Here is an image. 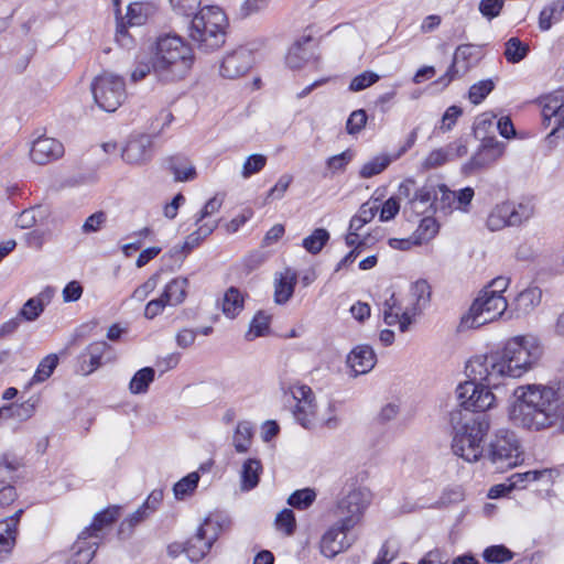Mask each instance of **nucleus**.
Listing matches in <instances>:
<instances>
[{"label": "nucleus", "mask_w": 564, "mask_h": 564, "mask_svg": "<svg viewBox=\"0 0 564 564\" xmlns=\"http://www.w3.org/2000/svg\"><path fill=\"white\" fill-rule=\"evenodd\" d=\"M18 531L12 520L7 523L0 521V554H8L12 551L17 542Z\"/></svg>", "instance_id": "44"}, {"label": "nucleus", "mask_w": 564, "mask_h": 564, "mask_svg": "<svg viewBox=\"0 0 564 564\" xmlns=\"http://www.w3.org/2000/svg\"><path fill=\"white\" fill-rule=\"evenodd\" d=\"M107 221V214L102 210L91 214L83 224L82 231L84 234H93L99 231Z\"/></svg>", "instance_id": "61"}, {"label": "nucleus", "mask_w": 564, "mask_h": 564, "mask_svg": "<svg viewBox=\"0 0 564 564\" xmlns=\"http://www.w3.org/2000/svg\"><path fill=\"white\" fill-rule=\"evenodd\" d=\"M329 240V232L324 228H316L308 237L303 239V248L312 253L317 254Z\"/></svg>", "instance_id": "41"}, {"label": "nucleus", "mask_w": 564, "mask_h": 564, "mask_svg": "<svg viewBox=\"0 0 564 564\" xmlns=\"http://www.w3.org/2000/svg\"><path fill=\"white\" fill-rule=\"evenodd\" d=\"M349 530H341V525L336 522L322 538L321 552L326 557H334L338 553L347 550L351 541L347 538Z\"/></svg>", "instance_id": "19"}, {"label": "nucleus", "mask_w": 564, "mask_h": 564, "mask_svg": "<svg viewBox=\"0 0 564 564\" xmlns=\"http://www.w3.org/2000/svg\"><path fill=\"white\" fill-rule=\"evenodd\" d=\"M449 160L448 150H446V148H440L429 153L422 163V166L424 170H432L444 165Z\"/></svg>", "instance_id": "56"}, {"label": "nucleus", "mask_w": 564, "mask_h": 564, "mask_svg": "<svg viewBox=\"0 0 564 564\" xmlns=\"http://www.w3.org/2000/svg\"><path fill=\"white\" fill-rule=\"evenodd\" d=\"M534 213L531 203L505 202L496 205L487 218V227L491 231L501 230L507 226H519L529 220Z\"/></svg>", "instance_id": "10"}, {"label": "nucleus", "mask_w": 564, "mask_h": 564, "mask_svg": "<svg viewBox=\"0 0 564 564\" xmlns=\"http://www.w3.org/2000/svg\"><path fill=\"white\" fill-rule=\"evenodd\" d=\"M64 154L63 144L54 139L41 137L36 139L30 150L31 160L40 165L47 164L59 159Z\"/></svg>", "instance_id": "18"}, {"label": "nucleus", "mask_w": 564, "mask_h": 564, "mask_svg": "<svg viewBox=\"0 0 564 564\" xmlns=\"http://www.w3.org/2000/svg\"><path fill=\"white\" fill-rule=\"evenodd\" d=\"M495 88L491 79L480 80L469 88V100L474 105L480 104Z\"/></svg>", "instance_id": "51"}, {"label": "nucleus", "mask_w": 564, "mask_h": 564, "mask_svg": "<svg viewBox=\"0 0 564 564\" xmlns=\"http://www.w3.org/2000/svg\"><path fill=\"white\" fill-rule=\"evenodd\" d=\"M311 42V36H304L290 47L285 57V62L290 68L299 69L308 61L311 52L307 50L306 45Z\"/></svg>", "instance_id": "30"}, {"label": "nucleus", "mask_w": 564, "mask_h": 564, "mask_svg": "<svg viewBox=\"0 0 564 564\" xmlns=\"http://www.w3.org/2000/svg\"><path fill=\"white\" fill-rule=\"evenodd\" d=\"M275 524L285 534H293L296 527L294 512L291 509H283L276 514Z\"/></svg>", "instance_id": "58"}, {"label": "nucleus", "mask_w": 564, "mask_h": 564, "mask_svg": "<svg viewBox=\"0 0 564 564\" xmlns=\"http://www.w3.org/2000/svg\"><path fill=\"white\" fill-rule=\"evenodd\" d=\"M543 123L551 127L553 117L561 116L564 121V91L558 90L543 97L542 101Z\"/></svg>", "instance_id": "29"}, {"label": "nucleus", "mask_w": 564, "mask_h": 564, "mask_svg": "<svg viewBox=\"0 0 564 564\" xmlns=\"http://www.w3.org/2000/svg\"><path fill=\"white\" fill-rule=\"evenodd\" d=\"M3 409L7 410V411H4L6 419L14 417L20 421H26L34 414L35 404H34V402H31L29 400L21 404L3 405Z\"/></svg>", "instance_id": "48"}, {"label": "nucleus", "mask_w": 564, "mask_h": 564, "mask_svg": "<svg viewBox=\"0 0 564 564\" xmlns=\"http://www.w3.org/2000/svg\"><path fill=\"white\" fill-rule=\"evenodd\" d=\"M151 512L141 505L128 519L120 523L118 534L120 538L129 536L135 525L145 520Z\"/></svg>", "instance_id": "46"}, {"label": "nucleus", "mask_w": 564, "mask_h": 564, "mask_svg": "<svg viewBox=\"0 0 564 564\" xmlns=\"http://www.w3.org/2000/svg\"><path fill=\"white\" fill-rule=\"evenodd\" d=\"M367 123V113L364 109L355 110L350 113L347 123L346 130L349 134H356L360 132Z\"/></svg>", "instance_id": "63"}, {"label": "nucleus", "mask_w": 564, "mask_h": 564, "mask_svg": "<svg viewBox=\"0 0 564 564\" xmlns=\"http://www.w3.org/2000/svg\"><path fill=\"white\" fill-rule=\"evenodd\" d=\"M391 162L392 159L388 155L376 156L361 166L359 175L362 178L372 177L384 171Z\"/></svg>", "instance_id": "47"}, {"label": "nucleus", "mask_w": 564, "mask_h": 564, "mask_svg": "<svg viewBox=\"0 0 564 564\" xmlns=\"http://www.w3.org/2000/svg\"><path fill=\"white\" fill-rule=\"evenodd\" d=\"M383 322L389 326L399 324V329L405 333L412 324V317L409 312L399 313V311L391 312L388 310L383 311Z\"/></svg>", "instance_id": "53"}, {"label": "nucleus", "mask_w": 564, "mask_h": 564, "mask_svg": "<svg viewBox=\"0 0 564 564\" xmlns=\"http://www.w3.org/2000/svg\"><path fill=\"white\" fill-rule=\"evenodd\" d=\"M170 171L175 181L184 182L196 177V170L186 158L173 156L170 159Z\"/></svg>", "instance_id": "35"}, {"label": "nucleus", "mask_w": 564, "mask_h": 564, "mask_svg": "<svg viewBox=\"0 0 564 564\" xmlns=\"http://www.w3.org/2000/svg\"><path fill=\"white\" fill-rule=\"evenodd\" d=\"M108 348V344L104 340L88 345L82 354L83 362L79 371L87 376L98 369L101 366V358Z\"/></svg>", "instance_id": "26"}, {"label": "nucleus", "mask_w": 564, "mask_h": 564, "mask_svg": "<svg viewBox=\"0 0 564 564\" xmlns=\"http://www.w3.org/2000/svg\"><path fill=\"white\" fill-rule=\"evenodd\" d=\"M542 291L538 286H530L520 292L512 304L513 308L510 312L508 318L512 317L514 311L517 317L521 315H528L534 311V308L541 303Z\"/></svg>", "instance_id": "23"}, {"label": "nucleus", "mask_w": 564, "mask_h": 564, "mask_svg": "<svg viewBox=\"0 0 564 564\" xmlns=\"http://www.w3.org/2000/svg\"><path fill=\"white\" fill-rule=\"evenodd\" d=\"M564 12V2L557 0L550 7L543 9L540 13L539 25L543 31L549 30L552 26V21H560Z\"/></svg>", "instance_id": "43"}, {"label": "nucleus", "mask_w": 564, "mask_h": 564, "mask_svg": "<svg viewBox=\"0 0 564 564\" xmlns=\"http://www.w3.org/2000/svg\"><path fill=\"white\" fill-rule=\"evenodd\" d=\"M529 45L521 42L518 37H510L505 44L503 55L511 64L520 63L527 57Z\"/></svg>", "instance_id": "38"}, {"label": "nucleus", "mask_w": 564, "mask_h": 564, "mask_svg": "<svg viewBox=\"0 0 564 564\" xmlns=\"http://www.w3.org/2000/svg\"><path fill=\"white\" fill-rule=\"evenodd\" d=\"M376 362V354L368 345L355 347L347 357V364L355 372V376L369 372L375 367Z\"/></svg>", "instance_id": "21"}, {"label": "nucleus", "mask_w": 564, "mask_h": 564, "mask_svg": "<svg viewBox=\"0 0 564 564\" xmlns=\"http://www.w3.org/2000/svg\"><path fill=\"white\" fill-rule=\"evenodd\" d=\"M161 272L153 273L144 283L139 285L131 294L133 300L143 302L159 285Z\"/></svg>", "instance_id": "52"}, {"label": "nucleus", "mask_w": 564, "mask_h": 564, "mask_svg": "<svg viewBox=\"0 0 564 564\" xmlns=\"http://www.w3.org/2000/svg\"><path fill=\"white\" fill-rule=\"evenodd\" d=\"M221 525L209 518L197 529V532L187 540L184 552L191 562H199L210 551L213 544L219 536Z\"/></svg>", "instance_id": "12"}, {"label": "nucleus", "mask_w": 564, "mask_h": 564, "mask_svg": "<svg viewBox=\"0 0 564 564\" xmlns=\"http://www.w3.org/2000/svg\"><path fill=\"white\" fill-rule=\"evenodd\" d=\"M289 390L296 402L293 410L295 421L304 429H313L316 424V404L312 389L306 384H294Z\"/></svg>", "instance_id": "13"}, {"label": "nucleus", "mask_w": 564, "mask_h": 564, "mask_svg": "<svg viewBox=\"0 0 564 564\" xmlns=\"http://www.w3.org/2000/svg\"><path fill=\"white\" fill-rule=\"evenodd\" d=\"M253 435L252 426L249 422H239L234 434V446L238 453H246L249 449Z\"/></svg>", "instance_id": "39"}, {"label": "nucleus", "mask_w": 564, "mask_h": 564, "mask_svg": "<svg viewBox=\"0 0 564 564\" xmlns=\"http://www.w3.org/2000/svg\"><path fill=\"white\" fill-rule=\"evenodd\" d=\"M155 371L151 367L138 370L129 383V390L132 394H141L148 391L150 383L154 380Z\"/></svg>", "instance_id": "37"}, {"label": "nucleus", "mask_w": 564, "mask_h": 564, "mask_svg": "<svg viewBox=\"0 0 564 564\" xmlns=\"http://www.w3.org/2000/svg\"><path fill=\"white\" fill-rule=\"evenodd\" d=\"M21 467L19 459L3 455L0 457V481H10L13 478V473Z\"/></svg>", "instance_id": "57"}, {"label": "nucleus", "mask_w": 564, "mask_h": 564, "mask_svg": "<svg viewBox=\"0 0 564 564\" xmlns=\"http://www.w3.org/2000/svg\"><path fill=\"white\" fill-rule=\"evenodd\" d=\"M44 308L34 297L29 299L20 310L18 316L28 322H34L43 313Z\"/></svg>", "instance_id": "60"}, {"label": "nucleus", "mask_w": 564, "mask_h": 564, "mask_svg": "<svg viewBox=\"0 0 564 564\" xmlns=\"http://www.w3.org/2000/svg\"><path fill=\"white\" fill-rule=\"evenodd\" d=\"M199 481V474L197 471H193L178 480L174 487V496L176 499H184L186 496L192 495L197 488Z\"/></svg>", "instance_id": "45"}, {"label": "nucleus", "mask_w": 564, "mask_h": 564, "mask_svg": "<svg viewBox=\"0 0 564 564\" xmlns=\"http://www.w3.org/2000/svg\"><path fill=\"white\" fill-rule=\"evenodd\" d=\"M369 503L370 492L366 489H354L343 497L337 505V522L341 530H351L360 523Z\"/></svg>", "instance_id": "11"}, {"label": "nucleus", "mask_w": 564, "mask_h": 564, "mask_svg": "<svg viewBox=\"0 0 564 564\" xmlns=\"http://www.w3.org/2000/svg\"><path fill=\"white\" fill-rule=\"evenodd\" d=\"M227 17L219 7L200 9L192 19L188 36L204 53L219 50L226 42Z\"/></svg>", "instance_id": "5"}, {"label": "nucleus", "mask_w": 564, "mask_h": 564, "mask_svg": "<svg viewBox=\"0 0 564 564\" xmlns=\"http://www.w3.org/2000/svg\"><path fill=\"white\" fill-rule=\"evenodd\" d=\"M456 398L460 406L456 411H468L475 414H484L496 402V397L490 390L469 378L457 386Z\"/></svg>", "instance_id": "9"}, {"label": "nucleus", "mask_w": 564, "mask_h": 564, "mask_svg": "<svg viewBox=\"0 0 564 564\" xmlns=\"http://www.w3.org/2000/svg\"><path fill=\"white\" fill-rule=\"evenodd\" d=\"M508 308L503 295L486 294L485 291L474 301L468 313L462 317L460 326L464 328H478L501 317Z\"/></svg>", "instance_id": "8"}, {"label": "nucleus", "mask_w": 564, "mask_h": 564, "mask_svg": "<svg viewBox=\"0 0 564 564\" xmlns=\"http://www.w3.org/2000/svg\"><path fill=\"white\" fill-rule=\"evenodd\" d=\"M316 494L313 489L305 488L294 491L288 498V503L296 509H306L315 500Z\"/></svg>", "instance_id": "50"}, {"label": "nucleus", "mask_w": 564, "mask_h": 564, "mask_svg": "<svg viewBox=\"0 0 564 564\" xmlns=\"http://www.w3.org/2000/svg\"><path fill=\"white\" fill-rule=\"evenodd\" d=\"M155 11L151 2H134L128 7L126 19L129 25H142Z\"/></svg>", "instance_id": "31"}, {"label": "nucleus", "mask_w": 564, "mask_h": 564, "mask_svg": "<svg viewBox=\"0 0 564 564\" xmlns=\"http://www.w3.org/2000/svg\"><path fill=\"white\" fill-rule=\"evenodd\" d=\"M438 231V225L435 218L427 216L421 219L412 239L414 245H422L435 237Z\"/></svg>", "instance_id": "36"}, {"label": "nucleus", "mask_w": 564, "mask_h": 564, "mask_svg": "<svg viewBox=\"0 0 564 564\" xmlns=\"http://www.w3.org/2000/svg\"><path fill=\"white\" fill-rule=\"evenodd\" d=\"M453 427L452 449L464 460L474 463L484 456L482 441L487 435L490 423L486 414L452 411Z\"/></svg>", "instance_id": "4"}, {"label": "nucleus", "mask_w": 564, "mask_h": 564, "mask_svg": "<svg viewBox=\"0 0 564 564\" xmlns=\"http://www.w3.org/2000/svg\"><path fill=\"white\" fill-rule=\"evenodd\" d=\"M119 514L120 508L116 506L97 513L90 527L86 528L89 529V538L99 539V532H101L104 528L111 525L118 519Z\"/></svg>", "instance_id": "32"}, {"label": "nucleus", "mask_w": 564, "mask_h": 564, "mask_svg": "<svg viewBox=\"0 0 564 564\" xmlns=\"http://www.w3.org/2000/svg\"><path fill=\"white\" fill-rule=\"evenodd\" d=\"M482 556L488 563L501 564L511 561L513 553L505 545H492L485 549Z\"/></svg>", "instance_id": "49"}, {"label": "nucleus", "mask_w": 564, "mask_h": 564, "mask_svg": "<svg viewBox=\"0 0 564 564\" xmlns=\"http://www.w3.org/2000/svg\"><path fill=\"white\" fill-rule=\"evenodd\" d=\"M352 156L354 154L350 150H346L340 154L330 156L326 162L327 169L332 171V173L344 172L346 166L352 160Z\"/></svg>", "instance_id": "62"}, {"label": "nucleus", "mask_w": 564, "mask_h": 564, "mask_svg": "<svg viewBox=\"0 0 564 564\" xmlns=\"http://www.w3.org/2000/svg\"><path fill=\"white\" fill-rule=\"evenodd\" d=\"M542 347L533 335H519L508 339L501 350L470 358L466 375L490 390L507 378H520L541 358Z\"/></svg>", "instance_id": "1"}, {"label": "nucleus", "mask_w": 564, "mask_h": 564, "mask_svg": "<svg viewBox=\"0 0 564 564\" xmlns=\"http://www.w3.org/2000/svg\"><path fill=\"white\" fill-rule=\"evenodd\" d=\"M243 296L239 289L230 286L223 300V313L229 317L235 318L243 308Z\"/></svg>", "instance_id": "34"}, {"label": "nucleus", "mask_w": 564, "mask_h": 564, "mask_svg": "<svg viewBox=\"0 0 564 564\" xmlns=\"http://www.w3.org/2000/svg\"><path fill=\"white\" fill-rule=\"evenodd\" d=\"M267 164V156L263 154H251L247 158L242 165L241 175L249 178L251 175L260 172Z\"/></svg>", "instance_id": "54"}, {"label": "nucleus", "mask_w": 564, "mask_h": 564, "mask_svg": "<svg viewBox=\"0 0 564 564\" xmlns=\"http://www.w3.org/2000/svg\"><path fill=\"white\" fill-rule=\"evenodd\" d=\"M189 282L187 278L177 276L172 279L164 288L162 297L169 306L181 305L186 296Z\"/></svg>", "instance_id": "28"}, {"label": "nucleus", "mask_w": 564, "mask_h": 564, "mask_svg": "<svg viewBox=\"0 0 564 564\" xmlns=\"http://www.w3.org/2000/svg\"><path fill=\"white\" fill-rule=\"evenodd\" d=\"M89 529H84L73 545V555L67 564H88L94 557L98 542H88Z\"/></svg>", "instance_id": "24"}, {"label": "nucleus", "mask_w": 564, "mask_h": 564, "mask_svg": "<svg viewBox=\"0 0 564 564\" xmlns=\"http://www.w3.org/2000/svg\"><path fill=\"white\" fill-rule=\"evenodd\" d=\"M505 6V0H481L478 6L484 18L492 20L497 18Z\"/></svg>", "instance_id": "64"}, {"label": "nucleus", "mask_w": 564, "mask_h": 564, "mask_svg": "<svg viewBox=\"0 0 564 564\" xmlns=\"http://www.w3.org/2000/svg\"><path fill=\"white\" fill-rule=\"evenodd\" d=\"M484 456L497 470L505 471L522 463L520 442L514 432L500 429L490 438Z\"/></svg>", "instance_id": "6"}, {"label": "nucleus", "mask_w": 564, "mask_h": 564, "mask_svg": "<svg viewBox=\"0 0 564 564\" xmlns=\"http://www.w3.org/2000/svg\"><path fill=\"white\" fill-rule=\"evenodd\" d=\"M252 64V52L246 47H239L224 57L220 65V74L224 77L234 79L245 75Z\"/></svg>", "instance_id": "16"}, {"label": "nucleus", "mask_w": 564, "mask_h": 564, "mask_svg": "<svg viewBox=\"0 0 564 564\" xmlns=\"http://www.w3.org/2000/svg\"><path fill=\"white\" fill-rule=\"evenodd\" d=\"M217 228V223H206L198 227L197 230L188 235L182 245V250L186 253L197 247L202 240L209 236Z\"/></svg>", "instance_id": "40"}, {"label": "nucleus", "mask_w": 564, "mask_h": 564, "mask_svg": "<svg viewBox=\"0 0 564 564\" xmlns=\"http://www.w3.org/2000/svg\"><path fill=\"white\" fill-rule=\"evenodd\" d=\"M379 78L380 77L378 74L370 70H366L351 79L349 84V90L354 93L361 91L370 87L371 85L376 84L379 80Z\"/></svg>", "instance_id": "55"}, {"label": "nucleus", "mask_w": 564, "mask_h": 564, "mask_svg": "<svg viewBox=\"0 0 564 564\" xmlns=\"http://www.w3.org/2000/svg\"><path fill=\"white\" fill-rule=\"evenodd\" d=\"M122 159L128 164L140 165L152 156V139L148 134L132 135L121 152Z\"/></svg>", "instance_id": "17"}, {"label": "nucleus", "mask_w": 564, "mask_h": 564, "mask_svg": "<svg viewBox=\"0 0 564 564\" xmlns=\"http://www.w3.org/2000/svg\"><path fill=\"white\" fill-rule=\"evenodd\" d=\"M270 318L268 315L259 312L250 324L249 333L247 334L248 339H253L254 337L263 336L265 332L269 329Z\"/></svg>", "instance_id": "59"}, {"label": "nucleus", "mask_w": 564, "mask_h": 564, "mask_svg": "<svg viewBox=\"0 0 564 564\" xmlns=\"http://www.w3.org/2000/svg\"><path fill=\"white\" fill-rule=\"evenodd\" d=\"M193 64V50L181 36L165 34L158 39L152 70L160 82L175 83L184 79Z\"/></svg>", "instance_id": "3"}, {"label": "nucleus", "mask_w": 564, "mask_h": 564, "mask_svg": "<svg viewBox=\"0 0 564 564\" xmlns=\"http://www.w3.org/2000/svg\"><path fill=\"white\" fill-rule=\"evenodd\" d=\"M95 102L105 111H116L127 97L126 84L121 76L102 72L90 85Z\"/></svg>", "instance_id": "7"}, {"label": "nucleus", "mask_w": 564, "mask_h": 564, "mask_svg": "<svg viewBox=\"0 0 564 564\" xmlns=\"http://www.w3.org/2000/svg\"><path fill=\"white\" fill-rule=\"evenodd\" d=\"M475 45L462 44L459 45L453 56V62L447 69L446 74L442 76L438 82L443 86H447L459 74H464L469 68V59L473 57Z\"/></svg>", "instance_id": "20"}, {"label": "nucleus", "mask_w": 564, "mask_h": 564, "mask_svg": "<svg viewBox=\"0 0 564 564\" xmlns=\"http://www.w3.org/2000/svg\"><path fill=\"white\" fill-rule=\"evenodd\" d=\"M435 188L436 185L433 184H425L422 187L416 188L412 198L408 202V206L404 212L406 213L409 208L412 213L420 215L432 209L434 210Z\"/></svg>", "instance_id": "22"}, {"label": "nucleus", "mask_w": 564, "mask_h": 564, "mask_svg": "<svg viewBox=\"0 0 564 564\" xmlns=\"http://www.w3.org/2000/svg\"><path fill=\"white\" fill-rule=\"evenodd\" d=\"M296 285V273L291 269H285L279 273L274 285V301L276 304L286 303L293 295Z\"/></svg>", "instance_id": "27"}, {"label": "nucleus", "mask_w": 564, "mask_h": 564, "mask_svg": "<svg viewBox=\"0 0 564 564\" xmlns=\"http://www.w3.org/2000/svg\"><path fill=\"white\" fill-rule=\"evenodd\" d=\"M513 395L510 416L519 425L531 431L551 427L558 419L561 389L553 386L528 384L518 387Z\"/></svg>", "instance_id": "2"}, {"label": "nucleus", "mask_w": 564, "mask_h": 564, "mask_svg": "<svg viewBox=\"0 0 564 564\" xmlns=\"http://www.w3.org/2000/svg\"><path fill=\"white\" fill-rule=\"evenodd\" d=\"M262 471L261 462L257 458L247 459L241 469V489L249 491L253 489L258 482Z\"/></svg>", "instance_id": "33"}, {"label": "nucleus", "mask_w": 564, "mask_h": 564, "mask_svg": "<svg viewBox=\"0 0 564 564\" xmlns=\"http://www.w3.org/2000/svg\"><path fill=\"white\" fill-rule=\"evenodd\" d=\"M473 197L474 189L471 187H465L459 192H455L444 184L436 185L434 212L447 215L454 209L466 210V206L470 204Z\"/></svg>", "instance_id": "14"}, {"label": "nucleus", "mask_w": 564, "mask_h": 564, "mask_svg": "<svg viewBox=\"0 0 564 564\" xmlns=\"http://www.w3.org/2000/svg\"><path fill=\"white\" fill-rule=\"evenodd\" d=\"M89 529H84L73 545V555L67 564H88L94 557L98 542H88Z\"/></svg>", "instance_id": "25"}, {"label": "nucleus", "mask_w": 564, "mask_h": 564, "mask_svg": "<svg viewBox=\"0 0 564 564\" xmlns=\"http://www.w3.org/2000/svg\"><path fill=\"white\" fill-rule=\"evenodd\" d=\"M503 153V144L495 138H482V143L477 153L464 165V170L473 173L487 167L496 162Z\"/></svg>", "instance_id": "15"}, {"label": "nucleus", "mask_w": 564, "mask_h": 564, "mask_svg": "<svg viewBox=\"0 0 564 564\" xmlns=\"http://www.w3.org/2000/svg\"><path fill=\"white\" fill-rule=\"evenodd\" d=\"M57 365L58 357L56 354H50L44 357L37 366V369L31 380V384L44 382L52 376Z\"/></svg>", "instance_id": "42"}]
</instances>
